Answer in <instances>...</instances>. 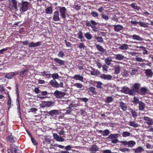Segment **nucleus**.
Masks as SVG:
<instances>
[{
  "label": "nucleus",
  "instance_id": "1",
  "mask_svg": "<svg viewBox=\"0 0 153 153\" xmlns=\"http://www.w3.org/2000/svg\"><path fill=\"white\" fill-rule=\"evenodd\" d=\"M133 89L130 90L128 87L125 88L123 87L122 89V91L124 93L129 94L131 95H134L135 93L138 92L139 90V87H133Z\"/></svg>",
  "mask_w": 153,
  "mask_h": 153
},
{
  "label": "nucleus",
  "instance_id": "2",
  "mask_svg": "<svg viewBox=\"0 0 153 153\" xmlns=\"http://www.w3.org/2000/svg\"><path fill=\"white\" fill-rule=\"evenodd\" d=\"M29 3L23 0L21 1V2L18 4V7L20 11L21 12H25L28 9L29 7Z\"/></svg>",
  "mask_w": 153,
  "mask_h": 153
},
{
  "label": "nucleus",
  "instance_id": "3",
  "mask_svg": "<svg viewBox=\"0 0 153 153\" xmlns=\"http://www.w3.org/2000/svg\"><path fill=\"white\" fill-rule=\"evenodd\" d=\"M42 43V42L40 41L35 43L32 41L29 43V41L27 40L22 42V43L23 45L26 46L28 45V46L30 48L36 47L39 46L41 45Z\"/></svg>",
  "mask_w": 153,
  "mask_h": 153
},
{
  "label": "nucleus",
  "instance_id": "4",
  "mask_svg": "<svg viewBox=\"0 0 153 153\" xmlns=\"http://www.w3.org/2000/svg\"><path fill=\"white\" fill-rule=\"evenodd\" d=\"M59 8V11L60 16L61 18L64 20H66V15L69 16V15L66 14V9L64 7H58Z\"/></svg>",
  "mask_w": 153,
  "mask_h": 153
},
{
  "label": "nucleus",
  "instance_id": "5",
  "mask_svg": "<svg viewBox=\"0 0 153 153\" xmlns=\"http://www.w3.org/2000/svg\"><path fill=\"white\" fill-rule=\"evenodd\" d=\"M123 145L128 147L131 148L134 146L136 144V142L134 140H130L128 141H122L120 142Z\"/></svg>",
  "mask_w": 153,
  "mask_h": 153
},
{
  "label": "nucleus",
  "instance_id": "6",
  "mask_svg": "<svg viewBox=\"0 0 153 153\" xmlns=\"http://www.w3.org/2000/svg\"><path fill=\"white\" fill-rule=\"evenodd\" d=\"M85 25L87 27H91L93 30L96 31V22L91 19L89 21L87 20L86 22Z\"/></svg>",
  "mask_w": 153,
  "mask_h": 153
},
{
  "label": "nucleus",
  "instance_id": "7",
  "mask_svg": "<svg viewBox=\"0 0 153 153\" xmlns=\"http://www.w3.org/2000/svg\"><path fill=\"white\" fill-rule=\"evenodd\" d=\"M66 93L65 92L56 91L54 93V95L57 98H61L65 96Z\"/></svg>",
  "mask_w": 153,
  "mask_h": 153
},
{
  "label": "nucleus",
  "instance_id": "8",
  "mask_svg": "<svg viewBox=\"0 0 153 153\" xmlns=\"http://www.w3.org/2000/svg\"><path fill=\"white\" fill-rule=\"evenodd\" d=\"M53 21L55 22L60 21L59 13L58 11L56 10L53 13Z\"/></svg>",
  "mask_w": 153,
  "mask_h": 153
},
{
  "label": "nucleus",
  "instance_id": "9",
  "mask_svg": "<svg viewBox=\"0 0 153 153\" xmlns=\"http://www.w3.org/2000/svg\"><path fill=\"white\" fill-rule=\"evenodd\" d=\"M18 73L17 71L15 72H11L7 74L5 76V78L9 79L13 78V77Z\"/></svg>",
  "mask_w": 153,
  "mask_h": 153
},
{
  "label": "nucleus",
  "instance_id": "10",
  "mask_svg": "<svg viewBox=\"0 0 153 153\" xmlns=\"http://www.w3.org/2000/svg\"><path fill=\"white\" fill-rule=\"evenodd\" d=\"M143 119L144 121H146V123L149 125H152L153 124V120L149 117L144 116L143 117Z\"/></svg>",
  "mask_w": 153,
  "mask_h": 153
},
{
  "label": "nucleus",
  "instance_id": "11",
  "mask_svg": "<svg viewBox=\"0 0 153 153\" xmlns=\"http://www.w3.org/2000/svg\"><path fill=\"white\" fill-rule=\"evenodd\" d=\"M53 136L54 139L57 141L59 142H63L64 139L62 138L61 137H59V135L56 133H54L53 134Z\"/></svg>",
  "mask_w": 153,
  "mask_h": 153
},
{
  "label": "nucleus",
  "instance_id": "12",
  "mask_svg": "<svg viewBox=\"0 0 153 153\" xmlns=\"http://www.w3.org/2000/svg\"><path fill=\"white\" fill-rule=\"evenodd\" d=\"M47 114L50 116L57 115L59 114V111L57 110H52L50 111H47Z\"/></svg>",
  "mask_w": 153,
  "mask_h": 153
},
{
  "label": "nucleus",
  "instance_id": "13",
  "mask_svg": "<svg viewBox=\"0 0 153 153\" xmlns=\"http://www.w3.org/2000/svg\"><path fill=\"white\" fill-rule=\"evenodd\" d=\"M53 60L54 62L58 64L59 65H65V61L58 58H55L53 59Z\"/></svg>",
  "mask_w": 153,
  "mask_h": 153
},
{
  "label": "nucleus",
  "instance_id": "14",
  "mask_svg": "<svg viewBox=\"0 0 153 153\" xmlns=\"http://www.w3.org/2000/svg\"><path fill=\"white\" fill-rule=\"evenodd\" d=\"M6 139L8 141L11 143H13L15 142L16 140V138L12 135L11 134L10 135L8 136L7 137Z\"/></svg>",
  "mask_w": 153,
  "mask_h": 153
},
{
  "label": "nucleus",
  "instance_id": "15",
  "mask_svg": "<svg viewBox=\"0 0 153 153\" xmlns=\"http://www.w3.org/2000/svg\"><path fill=\"white\" fill-rule=\"evenodd\" d=\"M138 109L140 111H143L145 108V104L142 101H140L138 104Z\"/></svg>",
  "mask_w": 153,
  "mask_h": 153
},
{
  "label": "nucleus",
  "instance_id": "16",
  "mask_svg": "<svg viewBox=\"0 0 153 153\" xmlns=\"http://www.w3.org/2000/svg\"><path fill=\"white\" fill-rule=\"evenodd\" d=\"M115 59L121 61L125 58V56L121 54L115 55Z\"/></svg>",
  "mask_w": 153,
  "mask_h": 153
},
{
  "label": "nucleus",
  "instance_id": "17",
  "mask_svg": "<svg viewBox=\"0 0 153 153\" xmlns=\"http://www.w3.org/2000/svg\"><path fill=\"white\" fill-rule=\"evenodd\" d=\"M130 38H132L134 40L137 41H141L143 40V38L139 36L136 34H134L131 36Z\"/></svg>",
  "mask_w": 153,
  "mask_h": 153
},
{
  "label": "nucleus",
  "instance_id": "18",
  "mask_svg": "<svg viewBox=\"0 0 153 153\" xmlns=\"http://www.w3.org/2000/svg\"><path fill=\"white\" fill-rule=\"evenodd\" d=\"M51 141L52 140L50 138L46 137L43 139V143L44 145L47 146L48 144L51 143Z\"/></svg>",
  "mask_w": 153,
  "mask_h": 153
},
{
  "label": "nucleus",
  "instance_id": "19",
  "mask_svg": "<svg viewBox=\"0 0 153 153\" xmlns=\"http://www.w3.org/2000/svg\"><path fill=\"white\" fill-rule=\"evenodd\" d=\"M114 30L116 32H118L122 30L123 28V26L120 25H114Z\"/></svg>",
  "mask_w": 153,
  "mask_h": 153
},
{
  "label": "nucleus",
  "instance_id": "20",
  "mask_svg": "<svg viewBox=\"0 0 153 153\" xmlns=\"http://www.w3.org/2000/svg\"><path fill=\"white\" fill-rule=\"evenodd\" d=\"M73 79L76 80H79L83 81V77L80 74H75L73 77Z\"/></svg>",
  "mask_w": 153,
  "mask_h": 153
},
{
  "label": "nucleus",
  "instance_id": "21",
  "mask_svg": "<svg viewBox=\"0 0 153 153\" xmlns=\"http://www.w3.org/2000/svg\"><path fill=\"white\" fill-rule=\"evenodd\" d=\"M101 77L105 79L109 80L111 79L112 76L109 75H105L103 74L101 75Z\"/></svg>",
  "mask_w": 153,
  "mask_h": 153
},
{
  "label": "nucleus",
  "instance_id": "22",
  "mask_svg": "<svg viewBox=\"0 0 153 153\" xmlns=\"http://www.w3.org/2000/svg\"><path fill=\"white\" fill-rule=\"evenodd\" d=\"M129 45L127 44L121 45L119 47V48L123 50H126L129 48Z\"/></svg>",
  "mask_w": 153,
  "mask_h": 153
},
{
  "label": "nucleus",
  "instance_id": "23",
  "mask_svg": "<svg viewBox=\"0 0 153 153\" xmlns=\"http://www.w3.org/2000/svg\"><path fill=\"white\" fill-rule=\"evenodd\" d=\"M133 150L135 153H141L144 151L143 148L141 146H139L137 148L134 149Z\"/></svg>",
  "mask_w": 153,
  "mask_h": 153
},
{
  "label": "nucleus",
  "instance_id": "24",
  "mask_svg": "<svg viewBox=\"0 0 153 153\" xmlns=\"http://www.w3.org/2000/svg\"><path fill=\"white\" fill-rule=\"evenodd\" d=\"M120 106L121 109L124 111H125L127 110V105L123 102H120Z\"/></svg>",
  "mask_w": 153,
  "mask_h": 153
},
{
  "label": "nucleus",
  "instance_id": "25",
  "mask_svg": "<svg viewBox=\"0 0 153 153\" xmlns=\"http://www.w3.org/2000/svg\"><path fill=\"white\" fill-rule=\"evenodd\" d=\"M145 74L148 77H151L153 73L151 69H148L146 70Z\"/></svg>",
  "mask_w": 153,
  "mask_h": 153
},
{
  "label": "nucleus",
  "instance_id": "26",
  "mask_svg": "<svg viewBox=\"0 0 153 153\" xmlns=\"http://www.w3.org/2000/svg\"><path fill=\"white\" fill-rule=\"evenodd\" d=\"M128 125L131 126H132L135 128L138 126V124L134 121H130L129 122Z\"/></svg>",
  "mask_w": 153,
  "mask_h": 153
},
{
  "label": "nucleus",
  "instance_id": "27",
  "mask_svg": "<svg viewBox=\"0 0 153 153\" xmlns=\"http://www.w3.org/2000/svg\"><path fill=\"white\" fill-rule=\"evenodd\" d=\"M140 101H139V98L138 97L136 96L134 97L132 102L135 105H137L138 104H139Z\"/></svg>",
  "mask_w": 153,
  "mask_h": 153
},
{
  "label": "nucleus",
  "instance_id": "28",
  "mask_svg": "<svg viewBox=\"0 0 153 153\" xmlns=\"http://www.w3.org/2000/svg\"><path fill=\"white\" fill-rule=\"evenodd\" d=\"M50 83L52 86H59L55 79L51 80L50 82Z\"/></svg>",
  "mask_w": 153,
  "mask_h": 153
},
{
  "label": "nucleus",
  "instance_id": "29",
  "mask_svg": "<svg viewBox=\"0 0 153 153\" xmlns=\"http://www.w3.org/2000/svg\"><path fill=\"white\" fill-rule=\"evenodd\" d=\"M120 66L118 65H116L114 68V73L115 74H119L120 72Z\"/></svg>",
  "mask_w": 153,
  "mask_h": 153
},
{
  "label": "nucleus",
  "instance_id": "30",
  "mask_svg": "<svg viewBox=\"0 0 153 153\" xmlns=\"http://www.w3.org/2000/svg\"><path fill=\"white\" fill-rule=\"evenodd\" d=\"M53 12V8L51 7H49L45 10L46 13L47 14H51Z\"/></svg>",
  "mask_w": 153,
  "mask_h": 153
},
{
  "label": "nucleus",
  "instance_id": "31",
  "mask_svg": "<svg viewBox=\"0 0 153 153\" xmlns=\"http://www.w3.org/2000/svg\"><path fill=\"white\" fill-rule=\"evenodd\" d=\"M12 5V6L16 10H18L17 6V2L16 0H11Z\"/></svg>",
  "mask_w": 153,
  "mask_h": 153
},
{
  "label": "nucleus",
  "instance_id": "32",
  "mask_svg": "<svg viewBox=\"0 0 153 153\" xmlns=\"http://www.w3.org/2000/svg\"><path fill=\"white\" fill-rule=\"evenodd\" d=\"M118 134H110L108 137L110 139H113L117 138Z\"/></svg>",
  "mask_w": 153,
  "mask_h": 153
},
{
  "label": "nucleus",
  "instance_id": "33",
  "mask_svg": "<svg viewBox=\"0 0 153 153\" xmlns=\"http://www.w3.org/2000/svg\"><path fill=\"white\" fill-rule=\"evenodd\" d=\"M28 71V69H25L23 71H22L20 73V76L22 77H24L26 73Z\"/></svg>",
  "mask_w": 153,
  "mask_h": 153
},
{
  "label": "nucleus",
  "instance_id": "34",
  "mask_svg": "<svg viewBox=\"0 0 153 153\" xmlns=\"http://www.w3.org/2000/svg\"><path fill=\"white\" fill-rule=\"evenodd\" d=\"M139 23L141 27H148V23H146L143 22H139Z\"/></svg>",
  "mask_w": 153,
  "mask_h": 153
},
{
  "label": "nucleus",
  "instance_id": "35",
  "mask_svg": "<svg viewBox=\"0 0 153 153\" xmlns=\"http://www.w3.org/2000/svg\"><path fill=\"white\" fill-rule=\"evenodd\" d=\"M64 127H61V129L60 130H58L57 131L58 133L60 135H65L64 133L65 132V131L64 130Z\"/></svg>",
  "mask_w": 153,
  "mask_h": 153
},
{
  "label": "nucleus",
  "instance_id": "36",
  "mask_svg": "<svg viewBox=\"0 0 153 153\" xmlns=\"http://www.w3.org/2000/svg\"><path fill=\"white\" fill-rule=\"evenodd\" d=\"M51 77L53 79L55 80L59 79V76L57 73H53L51 74Z\"/></svg>",
  "mask_w": 153,
  "mask_h": 153
},
{
  "label": "nucleus",
  "instance_id": "37",
  "mask_svg": "<svg viewBox=\"0 0 153 153\" xmlns=\"http://www.w3.org/2000/svg\"><path fill=\"white\" fill-rule=\"evenodd\" d=\"M147 91V89L146 88L142 87L141 88L140 91V94L141 95H145Z\"/></svg>",
  "mask_w": 153,
  "mask_h": 153
},
{
  "label": "nucleus",
  "instance_id": "38",
  "mask_svg": "<svg viewBox=\"0 0 153 153\" xmlns=\"http://www.w3.org/2000/svg\"><path fill=\"white\" fill-rule=\"evenodd\" d=\"M130 6L133 8L135 10H139L140 9V7L137 6L136 5V4L135 3H133L131 4H130Z\"/></svg>",
  "mask_w": 153,
  "mask_h": 153
},
{
  "label": "nucleus",
  "instance_id": "39",
  "mask_svg": "<svg viewBox=\"0 0 153 153\" xmlns=\"http://www.w3.org/2000/svg\"><path fill=\"white\" fill-rule=\"evenodd\" d=\"M105 61L106 64L107 65H110L111 64V62L112 61V60L111 57H108L106 59Z\"/></svg>",
  "mask_w": 153,
  "mask_h": 153
},
{
  "label": "nucleus",
  "instance_id": "40",
  "mask_svg": "<svg viewBox=\"0 0 153 153\" xmlns=\"http://www.w3.org/2000/svg\"><path fill=\"white\" fill-rule=\"evenodd\" d=\"M13 149L15 153H22L21 151L19 149L17 146L14 145Z\"/></svg>",
  "mask_w": 153,
  "mask_h": 153
},
{
  "label": "nucleus",
  "instance_id": "41",
  "mask_svg": "<svg viewBox=\"0 0 153 153\" xmlns=\"http://www.w3.org/2000/svg\"><path fill=\"white\" fill-rule=\"evenodd\" d=\"M12 101L11 100V99L9 96H8V100L7 102V105L8 106V108L9 109L11 107Z\"/></svg>",
  "mask_w": 153,
  "mask_h": 153
},
{
  "label": "nucleus",
  "instance_id": "42",
  "mask_svg": "<svg viewBox=\"0 0 153 153\" xmlns=\"http://www.w3.org/2000/svg\"><path fill=\"white\" fill-rule=\"evenodd\" d=\"M138 71V69L132 68L131 69V71L130 72V74L131 75H134Z\"/></svg>",
  "mask_w": 153,
  "mask_h": 153
},
{
  "label": "nucleus",
  "instance_id": "43",
  "mask_svg": "<svg viewBox=\"0 0 153 153\" xmlns=\"http://www.w3.org/2000/svg\"><path fill=\"white\" fill-rule=\"evenodd\" d=\"M57 55L59 57L63 58L65 56V54L62 50H61L59 51Z\"/></svg>",
  "mask_w": 153,
  "mask_h": 153
},
{
  "label": "nucleus",
  "instance_id": "44",
  "mask_svg": "<svg viewBox=\"0 0 153 153\" xmlns=\"http://www.w3.org/2000/svg\"><path fill=\"white\" fill-rule=\"evenodd\" d=\"M113 99L111 97H108L105 100L106 103L110 102L113 101Z\"/></svg>",
  "mask_w": 153,
  "mask_h": 153
},
{
  "label": "nucleus",
  "instance_id": "45",
  "mask_svg": "<svg viewBox=\"0 0 153 153\" xmlns=\"http://www.w3.org/2000/svg\"><path fill=\"white\" fill-rule=\"evenodd\" d=\"M131 133L128 131H124L123 132L122 134V136L123 137H126L130 136Z\"/></svg>",
  "mask_w": 153,
  "mask_h": 153
},
{
  "label": "nucleus",
  "instance_id": "46",
  "mask_svg": "<svg viewBox=\"0 0 153 153\" xmlns=\"http://www.w3.org/2000/svg\"><path fill=\"white\" fill-rule=\"evenodd\" d=\"M96 47L98 50L102 52H104V49L102 48V47L99 45H96Z\"/></svg>",
  "mask_w": 153,
  "mask_h": 153
},
{
  "label": "nucleus",
  "instance_id": "47",
  "mask_svg": "<svg viewBox=\"0 0 153 153\" xmlns=\"http://www.w3.org/2000/svg\"><path fill=\"white\" fill-rule=\"evenodd\" d=\"M85 37L88 39L90 40L92 38V36L89 33L87 32L85 34Z\"/></svg>",
  "mask_w": 153,
  "mask_h": 153
},
{
  "label": "nucleus",
  "instance_id": "48",
  "mask_svg": "<svg viewBox=\"0 0 153 153\" xmlns=\"http://www.w3.org/2000/svg\"><path fill=\"white\" fill-rule=\"evenodd\" d=\"M136 60L137 62H148V61L144 59H143L140 57H139L137 56L136 58Z\"/></svg>",
  "mask_w": 153,
  "mask_h": 153
},
{
  "label": "nucleus",
  "instance_id": "49",
  "mask_svg": "<svg viewBox=\"0 0 153 153\" xmlns=\"http://www.w3.org/2000/svg\"><path fill=\"white\" fill-rule=\"evenodd\" d=\"M109 133V131L108 129H106L104 131L102 132V135L103 136H107Z\"/></svg>",
  "mask_w": 153,
  "mask_h": 153
},
{
  "label": "nucleus",
  "instance_id": "50",
  "mask_svg": "<svg viewBox=\"0 0 153 153\" xmlns=\"http://www.w3.org/2000/svg\"><path fill=\"white\" fill-rule=\"evenodd\" d=\"M131 114L132 115V116L134 118H135L137 116V113L135 111H131Z\"/></svg>",
  "mask_w": 153,
  "mask_h": 153
},
{
  "label": "nucleus",
  "instance_id": "51",
  "mask_svg": "<svg viewBox=\"0 0 153 153\" xmlns=\"http://www.w3.org/2000/svg\"><path fill=\"white\" fill-rule=\"evenodd\" d=\"M137 48H141V49L143 50H144V51L143 52V54H147V52L148 51L147 50H146V48L145 47L142 46H140V47H139L138 46H137Z\"/></svg>",
  "mask_w": 153,
  "mask_h": 153
},
{
  "label": "nucleus",
  "instance_id": "52",
  "mask_svg": "<svg viewBox=\"0 0 153 153\" xmlns=\"http://www.w3.org/2000/svg\"><path fill=\"white\" fill-rule=\"evenodd\" d=\"M31 140L32 143L34 146H36L38 144V142L35 140L33 137H31Z\"/></svg>",
  "mask_w": 153,
  "mask_h": 153
},
{
  "label": "nucleus",
  "instance_id": "53",
  "mask_svg": "<svg viewBox=\"0 0 153 153\" xmlns=\"http://www.w3.org/2000/svg\"><path fill=\"white\" fill-rule=\"evenodd\" d=\"M45 103H46L47 107H50L51 105H53L54 104V102L50 101H46V102Z\"/></svg>",
  "mask_w": 153,
  "mask_h": 153
},
{
  "label": "nucleus",
  "instance_id": "54",
  "mask_svg": "<svg viewBox=\"0 0 153 153\" xmlns=\"http://www.w3.org/2000/svg\"><path fill=\"white\" fill-rule=\"evenodd\" d=\"M78 68L79 70H82L85 69L84 66L82 63L80 64L79 65Z\"/></svg>",
  "mask_w": 153,
  "mask_h": 153
},
{
  "label": "nucleus",
  "instance_id": "55",
  "mask_svg": "<svg viewBox=\"0 0 153 153\" xmlns=\"http://www.w3.org/2000/svg\"><path fill=\"white\" fill-rule=\"evenodd\" d=\"M77 35H78V38L79 39L81 38L83 36L81 30H79L77 33Z\"/></svg>",
  "mask_w": 153,
  "mask_h": 153
},
{
  "label": "nucleus",
  "instance_id": "56",
  "mask_svg": "<svg viewBox=\"0 0 153 153\" xmlns=\"http://www.w3.org/2000/svg\"><path fill=\"white\" fill-rule=\"evenodd\" d=\"M79 100L81 101L84 102H86L88 101V99L86 98L80 97L79 98Z\"/></svg>",
  "mask_w": 153,
  "mask_h": 153
},
{
  "label": "nucleus",
  "instance_id": "57",
  "mask_svg": "<svg viewBox=\"0 0 153 153\" xmlns=\"http://www.w3.org/2000/svg\"><path fill=\"white\" fill-rule=\"evenodd\" d=\"M102 17L106 20H108L109 19L108 16L103 14H101Z\"/></svg>",
  "mask_w": 153,
  "mask_h": 153
},
{
  "label": "nucleus",
  "instance_id": "58",
  "mask_svg": "<svg viewBox=\"0 0 153 153\" xmlns=\"http://www.w3.org/2000/svg\"><path fill=\"white\" fill-rule=\"evenodd\" d=\"M74 7L76 10H78L81 9V6L79 4H77L74 5Z\"/></svg>",
  "mask_w": 153,
  "mask_h": 153
},
{
  "label": "nucleus",
  "instance_id": "59",
  "mask_svg": "<svg viewBox=\"0 0 153 153\" xmlns=\"http://www.w3.org/2000/svg\"><path fill=\"white\" fill-rule=\"evenodd\" d=\"M72 109L70 107H68V108H67L66 109V113L67 114H70L71 112V111Z\"/></svg>",
  "mask_w": 153,
  "mask_h": 153
},
{
  "label": "nucleus",
  "instance_id": "60",
  "mask_svg": "<svg viewBox=\"0 0 153 153\" xmlns=\"http://www.w3.org/2000/svg\"><path fill=\"white\" fill-rule=\"evenodd\" d=\"M120 151L123 152H129L130 151L129 149L127 148L120 149Z\"/></svg>",
  "mask_w": 153,
  "mask_h": 153
},
{
  "label": "nucleus",
  "instance_id": "61",
  "mask_svg": "<svg viewBox=\"0 0 153 153\" xmlns=\"http://www.w3.org/2000/svg\"><path fill=\"white\" fill-rule=\"evenodd\" d=\"M72 147H71L70 145H68L67 146L65 147V149L66 150H71V149L72 148Z\"/></svg>",
  "mask_w": 153,
  "mask_h": 153
},
{
  "label": "nucleus",
  "instance_id": "62",
  "mask_svg": "<svg viewBox=\"0 0 153 153\" xmlns=\"http://www.w3.org/2000/svg\"><path fill=\"white\" fill-rule=\"evenodd\" d=\"M85 112V110L84 109H81L79 111V113H80L81 115H83Z\"/></svg>",
  "mask_w": 153,
  "mask_h": 153
},
{
  "label": "nucleus",
  "instance_id": "63",
  "mask_svg": "<svg viewBox=\"0 0 153 153\" xmlns=\"http://www.w3.org/2000/svg\"><path fill=\"white\" fill-rule=\"evenodd\" d=\"M96 40H97L98 42H102L103 41L102 38L101 37H96Z\"/></svg>",
  "mask_w": 153,
  "mask_h": 153
},
{
  "label": "nucleus",
  "instance_id": "64",
  "mask_svg": "<svg viewBox=\"0 0 153 153\" xmlns=\"http://www.w3.org/2000/svg\"><path fill=\"white\" fill-rule=\"evenodd\" d=\"M103 153H111V150H105L103 151Z\"/></svg>",
  "mask_w": 153,
  "mask_h": 153
}]
</instances>
